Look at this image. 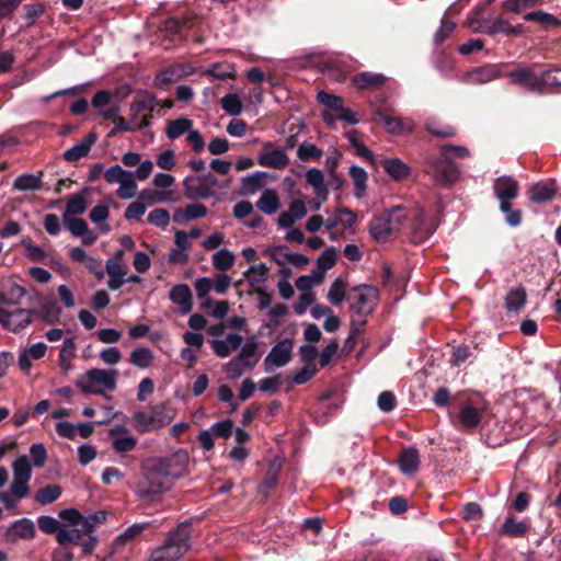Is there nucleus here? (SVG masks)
Masks as SVG:
<instances>
[{"label":"nucleus","mask_w":561,"mask_h":561,"mask_svg":"<svg viewBox=\"0 0 561 561\" xmlns=\"http://www.w3.org/2000/svg\"><path fill=\"white\" fill-rule=\"evenodd\" d=\"M186 450H178L167 457L148 459L142 465V476L136 484L135 492L139 499L153 500L154 496L170 490L180 479L188 465Z\"/></svg>","instance_id":"obj_1"},{"label":"nucleus","mask_w":561,"mask_h":561,"mask_svg":"<svg viewBox=\"0 0 561 561\" xmlns=\"http://www.w3.org/2000/svg\"><path fill=\"white\" fill-rule=\"evenodd\" d=\"M191 523H181L168 533L162 545L151 551L147 561H180L191 549Z\"/></svg>","instance_id":"obj_2"},{"label":"nucleus","mask_w":561,"mask_h":561,"mask_svg":"<svg viewBox=\"0 0 561 561\" xmlns=\"http://www.w3.org/2000/svg\"><path fill=\"white\" fill-rule=\"evenodd\" d=\"M405 221L403 229L412 243L426 241L437 229L438 222L433 215H428L420 205L405 207Z\"/></svg>","instance_id":"obj_3"},{"label":"nucleus","mask_w":561,"mask_h":561,"mask_svg":"<svg viewBox=\"0 0 561 561\" xmlns=\"http://www.w3.org/2000/svg\"><path fill=\"white\" fill-rule=\"evenodd\" d=\"M405 206H394L375 217L369 224V233L377 242L388 241L392 234L403 229Z\"/></svg>","instance_id":"obj_4"},{"label":"nucleus","mask_w":561,"mask_h":561,"mask_svg":"<svg viewBox=\"0 0 561 561\" xmlns=\"http://www.w3.org/2000/svg\"><path fill=\"white\" fill-rule=\"evenodd\" d=\"M117 376L116 369L92 368L76 380V386L85 394H103L104 390H115Z\"/></svg>","instance_id":"obj_5"},{"label":"nucleus","mask_w":561,"mask_h":561,"mask_svg":"<svg viewBox=\"0 0 561 561\" xmlns=\"http://www.w3.org/2000/svg\"><path fill=\"white\" fill-rule=\"evenodd\" d=\"M378 289L365 283L350 288L346 296L350 309L362 317L371 314L378 305Z\"/></svg>","instance_id":"obj_6"},{"label":"nucleus","mask_w":561,"mask_h":561,"mask_svg":"<svg viewBox=\"0 0 561 561\" xmlns=\"http://www.w3.org/2000/svg\"><path fill=\"white\" fill-rule=\"evenodd\" d=\"M538 64L533 65H517L508 72L504 73L507 77L508 83L517 85L533 93H542V72L537 73L536 68Z\"/></svg>","instance_id":"obj_7"},{"label":"nucleus","mask_w":561,"mask_h":561,"mask_svg":"<svg viewBox=\"0 0 561 561\" xmlns=\"http://www.w3.org/2000/svg\"><path fill=\"white\" fill-rule=\"evenodd\" d=\"M426 173L431 174L437 182L450 184L458 179L457 165L450 158H428L425 167Z\"/></svg>","instance_id":"obj_8"},{"label":"nucleus","mask_w":561,"mask_h":561,"mask_svg":"<svg viewBox=\"0 0 561 561\" xmlns=\"http://www.w3.org/2000/svg\"><path fill=\"white\" fill-rule=\"evenodd\" d=\"M317 99L322 105L327 107L325 111L335 113L339 119L348 124H357L359 122L357 113L345 107L343 100L340 96L321 91L318 93Z\"/></svg>","instance_id":"obj_9"},{"label":"nucleus","mask_w":561,"mask_h":561,"mask_svg":"<svg viewBox=\"0 0 561 561\" xmlns=\"http://www.w3.org/2000/svg\"><path fill=\"white\" fill-rule=\"evenodd\" d=\"M294 342L291 339H283L277 342L264 359L265 370L272 367H284L293 359Z\"/></svg>","instance_id":"obj_10"},{"label":"nucleus","mask_w":561,"mask_h":561,"mask_svg":"<svg viewBox=\"0 0 561 561\" xmlns=\"http://www.w3.org/2000/svg\"><path fill=\"white\" fill-rule=\"evenodd\" d=\"M33 313L34 310L30 309L8 311L0 306V323L7 330L19 332L32 322L31 316Z\"/></svg>","instance_id":"obj_11"},{"label":"nucleus","mask_w":561,"mask_h":561,"mask_svg":"<svg viewBox=\"0 0 561 561\" xmlns=\"http://www.w3.org/2000/svg\"><path fill=\"white\" fill-rule=\"evenodd\" d=\"M493 191L500 201V207L507 209V203H512L518 195V183L514 178L503 175L494 180Z\"/></svg>","instance_id":"obj_12"},{"label":"nucleus","mask_w":561,"mask_h":561,"mask_svg":"<svg viewBox=\"0 0 561 561\" xmlns=\"http://www.w3.org/2000/svg\"><path fill=\"white\" fill-rule=\"evenodd\" d=\"M503 76L504 73L500 65H488L468 71L463 77V81L470 84H483Z\"/></svg>","instance_id":"obj_13"},{"label":"nucleus","mask_w":561,"mask_h":561,"mask_svg":"<svg viewBox=\"0 0 561 561\" xmlns=\"http://www.w3.org/2000/svg\"><path fill=\"white\" fill-rule=\"evenodd\" d=\"M59 517L67 522L69 526L76 529L77 533H80L83 536L91 535L94 531V528L88 517L83 516L76 508H66L60 511Z\"/></svg>","instance_id":"obj_14"},{"label":"nucleus","mask_w":561,"mask_h":561,"mask_svg":"<svg viewBox=\"0 0 561 561\" xmlns=\"http://www.w3.org/2000/svg\"><path fill=\"white\" fill-rule=\"evenodd\" d=\"M289 162L287 154L280 149L266 145L257 157V163L265 168L283 169Z\"/></svg>","instance_id":"obj_15"},{"label":"nucleus","mask_w":561,"mask_h":561,"mask_svg":"<svg viewBox=\"0 0 561 561\" xmlns=\"http://www.w3.org/2000/svg\"><path fill=\"white\" fill-rule=\"evenodd\" d=\"M170 299L179 306L182 314H187L193 308V296L190 287L185 283H179L170 290Z\"/></svg>","instance_id":"obj_16"},{"label":"nucleus","mask_w":561,"mask_h":561,"mask_svg":"<svg viewBox=\"0 0 561 561\" xmlns=\"http://www.w3.org/2000/svg\"><path fill=\"white\" fill-rule=\"evenodd\" d=\"M527 304V291L523 286L511 288L504 297V308L508 314H518Z\"/></svg>","instance_id":"obj_17"},{"label":"nucleus","mask_w":561,"mask_h":561,"mask_svg":"<svg viewBox=\"0 0 561 561\" xmlns=\"http://www.w3.org/2000/svg\"><path fill=\"white\" fill-rule=\"evenodd\" d=\"M557 193V184L554 180H547L535 183L528 190V195L534 203H545L551 201Z\"/></svg>","instance_id":"obj_18"},{"label":"nucleus","mask_w":561,"mask_h":561,"mask_svg":"<svg viewBox=\"0 0 561 561\" xmlns=\"http://www.w3.org/2000/svg\"><path fill=\"white\" fill-rule=\"evenodd\" d=\"M259 343L255 336H251L247 340L245 344L240 348L239 354L236 358L245 366L247 370H252L260 360Z\"/></svg>","instance_id":"obj_19"},{"label":"nucleus","mask_w":561,"mask_h":561,"mask_svg":"<svg viewBox=\"0 0 561 561\" xmlns=\"http://www.w3.org/2000/svg\"><path fill=\"white\" fill-rule=\"evenodd\" d=\"M420 453L414 447L403 448L398 458V466L403 474L411 476L419 470Z\"/></svg>","instance_id":"obj_20"},{"label":"nucleus","mask_w":561,"mask_h":561,"mask_svg":"<svg viewBox=\"0 0 561 561\" xmlns=\"http://www.w3.org/2000/svg\"><path fill=\"white\" fill-rule=\"evenodd\" d=\"M378 116L390 134L401 135L404 133H409L414 128V122L412 118L396 117L381 113H379Z\"/></svg>","instance_id":"obj_21"},{"label":"nucleus","mask_w":561,"mask_h":561,"mask_svg":"<svg viewBox=\"0 0 561 561\" xmlns=\"http://www.w3.org/2000/svg\"><path fill=\"white\" fill-rule=\"evenodd\" d=\"M156 526V520H148L144 523H135L127 527L122 534H119L115 540L114 543L116 547H123L131 541H134L136 538L142 535V533L149 528H152Z\"/></svg>","instance_id":"obj_22"},{"label":"nucleus","mask_w":561,"mask_h":561,"mask_svg":"<svg viewBox=\"0 0 561 561\" xmlns=\"http://www.w3.org/2000/svg\"><path fill=\"white\" fill-rule=\"evenodd\" d=\"M106 272L110 280H125L128 265L124 260L123 250H118L112 259L106 261Z\"/></svg>","instance_id":"obj_23"},{"label":"nucleus","mask_w":561,"mask_h":561,"mask_svg":"<svg viewBox=\"0 0 561 561\" xmlns=\"http://www.w3.org/2000/svg\"><path fill=\"white\" fill-rule=\"evenodd\" d=\"M208 214V209L203 204H190L184 208H176L173 213V221L176 224H185L186 221L204 218Z\"/></svg>","instance_id":"obj_24"},{"label":"nucleus","mask_w":561,"mask_h":561,"mask_svg":"<svg viewBox=\"0 0 561 561\" xmlns=\"http://www.w3.org/2000/svg\"><path fill=\"white\" fill-rule=\"evenodd\" d=\"M36 535L34 523L28 518H21L15 520L7 531V537L10 540L33 539Z\"/></svg>","instance_id":"obj_25"},{"label":"nucleus","mask_w":561,"mask_h":561,"mask_svg":"<svg viewBox=\"0 0 561 561\" xmlns=\"http://www.w3.org/2000/svg\"><path fill=\"white\" fill-rule=\"evenodd\" d=\"M149 122H150V115H144L140 119L135 117L129 122H127L125 118H123L122 116L118 115L113 121L114 128L110 131L108 136L112 137V136L116 135L117 133L134 131V130L141 129L144 127H147L149 125Z\"/></svg>","instance_id":"obj_26"},{"label":"nucleus","mask_w":561,"mask_h":561,"mask_svg":"<svg viewBox=\"0 0 561 561\" xmlns=\"http://www.w3.org/2000/svg\"><path fill=\"white\" fill-rule=\"evenodd\" d=\"M317 283H295L301 294L298 300L294 304L293 308L296 314L301 316L306 312L307 308L314 302V294L312 291L313 285Z\"/></svg>","instance_id":"obj_27"},{"label":"nucleus","mask_w":561,"mask_h":561,"mask_svg":"<svg viewBox=\"0 0 561 561\" xmlns=\"http://www.w3.org/2000/svg\"><path fill=\"white\" fill-rule=\"evenodd\" d=\"M154 430L170 424L174 413L168 402H161L149 408Z\"/></svg>","instance_id":"obj_28"},{"label":"nucleus","mask_w":561,"mask_h":561,"mask_svg":"<svg viewBox=\"0 0 561 561\" xmlns=\"http://www.w3.org/2000/svg\"><path fill=\"white\" fill-rule=\"evenodd\" d=\"M96 140V135L91 133L87 136V138L78 144H76L70 149L66 150L64 153V158L69 162H75L85 156L91 150L92 145Z\"/></svg>","instance_id":"obj_29"},{"label":"nucleus","mask_w":561,"mask_h":561,"mask_svg":"<svg viewBox=\"0 0 561 561\" xmlns=\"http://www.w3.org/2000/svg\"><path fill=\"white\" fill-rule=\"evenodd\" d=\"M481 412L471 403L465 404L459 411V422L467 430H474L481 423Z\"/></svg>","instance_id":"obj_30"},{"label":"nucleus","mask_w":561,"mask_h":561,"mask_svg":"<svg viewBox=\"0 0 561 561\" xmlns=\"http://www.w3.org/2000/svg\"><path fill=\"white\" fill-rule=\"evenodd\" d=\"M184 195L190 199H205L208 198L213 191L207 183H203L199 180L198 184H194L191 178H186L183 182Z\"/></svg>","instance_id":"obj_31"},{"label":"nucleus","mask_w":561,"mask_h":561,"mask_svg":"<svg viewBox=\"0 0 561 561\" xmlns=\"http://www.w3.org/2000/svg\"><path fill=\"white\" fill-rule=\"evenodd\" d=\"M192 126L193 122L187 117H179L176 119L168 121L165 135L169 139L175 140L183 135H187Z\"/></svg>","instance_id":"obj_32"},{"label":"nucleus","mask_w":561,"mask_h":561,"mask_svg":"<svg viewBox=\"0 0 561 561\" xmlns=\"http://www.w3.org/2000/svg\"><path fill=\"white\" fill-rule=\"evenodd\" d=\"M280 206L279 197L274 190H265L262 192L256 207L266 215L275 214Z\"/></svg>","instance_id":"obj_33"},{"label":"nucleus","mask_w":561,"mask_h":561,"mask_svg":"<svg viewBox=\"0 0 561 561\" xmlns=\"http://www.w3.org/2000/svg\"><path fill=\"white\" fill-rule=\"evenodd\" d=\"M383 169L394 181H402L410 175L411 169L400 159H387L383 161Z\"/></svg>","instance_id":"obj_34"},{"label":"nucleus","mask_w":561,"mask_h":561,"mask_svg":"<svg viewBox=\"0 0 561 561\" xmlns=\"http://www.w3.org/2000/svg\"><path fill=\"white\" fill-rule=\"evenodd\" d=\"M528 528L529 526L525 522L516 520L514 516H507L500 533L512 538H522L527 534Z\"/></svg>","instance_id":"obj_35"},{"label":"nucleus","mask_w":561,"mask_h":561,"mask_svg":"<svg viewBox=\"0 0 561 561\" xmlns=\"http://www.w3.org/2000/svg\"><path fill=\"white\" fill-rule=\"evenodd\" d=\"M37 314L41 316L46 323L54 324L59 320L61 308L55 299H45L42 301Z\"/></svg>","instance_id":"obj_36"},{"label":"nucleus","mask_w":561,"mask_h":561,"mask_svg":"<svg viewBox=\"0 0 561 561\" xmlns=\"http://www.w3.org/2000/svg\"><path fill=\"white\" fill-rule=\"evenodd\" d=\"M87 209V199L83 194H75L70 196L66 205L62 219L76 217L82 215Z\"/></svg>","instance_id":"obj_37"},{"label":"nucleus","mask_w":561,"mask_h":561,"mask_svg":"<svg viewBox=\"0 0 561 561\" xmlns=\"http://www.w3.org/2000/svg\"><path fill=\"white\" fill-rule=\"evenodd\" d=\"M61 486L58 484H48L44 488H41L34 496V500L41 505H47L56 500H58L61 495Z\"/></svg>","instance_id":"obj_38"},{"label":"nucleus","mask_w":561,"mask_h":561,"mask_svg":"<svg viewBox=\"0 0 561 561\" xmlns=\"http://www.w3.org/2000/svg\"><path fill=\"white\" fill-rule=\"evenodd\" d=\"M350 176L355 187L354 195L357 198H362L366 192L367 172L360 167L352 165L350 168Z\"/></svg>","instance_id":"obj_39"},{"label":"nucleus","mask_w":561,"mask_h":561,"mask_svg":"<svg viewBox=\"0 0 561 561\" xmlns=\"http://www.w3.org/2000/svg\"><path fill=\"white\" fill-rule=\"evenodd\" d=\"M153 360V353L147 347H137L130 353L129 362L138 368H148Z\"/></svg>","instance_id":"obj_40"},{"label":"nucleus","mask_w":561,"mask_h":561,"mask_svg":"<svg viewBox=\"0 0 561 561\" xmlns=\"http://www.w3.org/2000/svg\"><path fill=\"white\" fill-rule=\"evenodd\" d=\"M13 187L18 191H36L42 187V180L37 175L25 173L14 180Z\"/></svg>","instance_id":"obj_41"},{"label":"nucleus","mask_w":561,"mask_h":561,"mask_svg":"<svg viewBox=\"0 0 561 561\" xmlns=\"http://www.w3.org/2000/svg\"><path fill=\"white\" fill-rule=\"evenodd\" d=\"M386 77L379 73L362 72L353 78L354 84L359 89L379 87L383 84Z\"/></svg>","instance_id":"obj_42"},{"label":"nucleus","mask_w":561,"mask_h":561,"mask_svg":"<svg viewBox=\"0 0 561 561\" xmlns=\"http://www.w3.org/2000/svg\"><path fill=\"white\" fill-rule=\"evenodd\" d=\"M426 130L431 135L440 138H451L456 135V129L451 125L444 124L437 119L427 121Z\"/></svg>","instance_id":"obj_43"},{"label":"nucleus","mask_w":561,"mask_h":561,"mask_svg":"<svg viewBox=\"0 0 561 561\" xmlns=\"http://www.w3.org/2000/svg\"><path fill=\"white\" fill-rule=\"evenodd\" d=\"M13 478L30 481L32 478V468L27 456H19L12 465Z\"/></svg>","instance_id":"obj_44"},{"label":"nucleus","mask_w":561,"mask_h":561,"mask_svg":"<svg viewBox=\"0 0 561 561\" xmlns=\"http://www.w3.org/2000/svg\"><path fill=\"white\" fill-rule=\"evenodd\" d=\"M491 33H503L505 35H519L524 32L522 24L511 25L505 19L499 18L492 22Z\"/></svg>","instance_id":"obj_45"},{"label":"nucleus","mask_w":561,"mask_h":561,"mask_svg":"<svg viewBox=\"0 0 561 561\" xmlns=\"http://www.w3.org/2000/svg\"><path fill=\"white\" fill-rule=\"evenodd\" d=\"M266 181V173L255 172L242 179V190L247 194H253L263 187Z\"/></svg>","instance_id":"obj_46"},{"label":"nucleus","mask_w":561,"mask_h":561,"mask_svg":"<svg viewBox=\"0 0 561 561\" xmlns=\"http://www.w3.org/2000/svg\"><path fill=\"white\" fill-rule=\"evenodd\" d=\"M26 294V289L20 286L18 283H12V287L8 293H0V302L3 305H20L23 297Z\"/></svg>","instance_id":"obj_47"},{"label":"nucleus","mask_w":561,"mask_h":561,"mask_svg":"<svg viewBox=\"0 0 561 561\" xmlns=\"http://www.w3.org/2000/svg\"><path fill=\"white\" fill-rule=\"evenodd\" d=\"M307 183L313 188L314 193H329L324 183L323 172L319 169H310L306 173Z\"/></svg>","instance_id":"obj_48"},{"label":"nucleus","mask_w":561,"mask_h":561,"mask_svg":"<svg viewBox=\"0 0 561 561\" xmlns=\"http://www.w3.org/2000/svg\"><path fill=\"white\" fill-rule=\"evenodd\" d=\"M234 263V255L227 249H220L213 255L214 267L218 271H227Z\"/></svg>","instance_id":"obj_49"},{"label":"nucleus","mask_w":561,"mask_h":561,"mask_svg":"<svg viewBox=\"0 0 561 561\" xmlns=\"http://www.w3.org/2000/svg\"><path fill=\"white\" fill-rule=\"evenodd\" d=\"M345 137L347 138L350 145L352 146V148L354 149L355 153L358 157L364 158L368 161L374 160L373 152L358 139L357 133L355 130L346 133Z\"/></svg>","instance_id":"obj_50"},{"label":"nucleus","mask_w":561,"mask_h":561,"mask_svg":"<svg viewBox=\"0 0 561 561\" xmlns=\"http://www.w3.org/2000/svg\"><path fill=\"white\" fill-rule=\"evenodd\" d=\"M222 110L229 115L237 116L242 112V102L234 93L226 94L220 100Z\"/></svg>","instance_id":"obj_51"},{"label":"nucleus","mask_w":561,"mask_h":561,"mask_svg":"<svg viewBox=\"0 0 561 561\" xmlns=\"http://www.w3.org/2000/svg\"><path fill=\"white\" fill-rule=\"evenodd\" d=\"M117 196L122 199H129L137 194V184L135 182L134 174L129 172V176H126L121 183L116 192Z\"/></svg>","instance_id":"obj_52"},{"label":"nucleus","mask_w":561,"mask_h":561,"mask_svg":"<svg viewBox=\"0 0 561 561\" xmlns=\"http://www.w3.org/2000/svg\"><path fill=\"white\" fill-rule=\"evenodd\" d=\"M540 0H505L502 8L511 13L519 14L527 9L537 5Z\"/></svg>","instance_id":"obj_53"},{"label":"nucleus","mask_w":561,"mask_h":561,"mask_svg":"<svg viewBox=\"0 0 561 561\" xmlns=\"http://www.w3.org/2000/svg\"><path fill=\"white\" fill-rule=\"evenodd\" d=\"M38 528L48 535L55 534L58 536V531L65 529V527L54 517L42 515L37 518Z\"/></svg>","instance_id":"obj_54"},{"label":"nucleus","mask_w":561,"mask_h":561,"mask_svg":"<svg viewBox=\"0 0 561 561\" xmlns=\"http://www.w3.org/2000/svg\"><path fill=\"white\" fill-rule=\"evenodd\" d=\"M524 20L528 22H537L542 26L559 25V20L545 11L529 12L524 15Z\"/></svg>","instance_id":"obj_55"},{"label":"nucleus","mask_w":561,"mask_h":561,"mask_svg":"<svg viewBox=\"0 0 561 561\" xmlns=\"http://www.w3.org/2000/svg\"><path fill=\"white\" fill-rule=\"evenodd\" d=\"M472 355L471 347L467 344H460L453 347V353L449 358L451 366H460Z\"/></svg>","instance_id":"obj_56"},{"label":"nucleus","mask_w":561,"mask_h":561,"mask_svg":"<svg viewBox=\"0 0 561 561\" xmlns=\"http://www.w3.org/2000/svg\"><path fill=\"white\" fill-rule=\"evenodd\" d=\"M83 535L80 533H77L76 529L71 527V529H65L58 531L57 536V542L60 546H65L67 543H73L76 546H80L83 539Z\"/></svg>","instance_id":"obj_57"},{"label":"nucleus","mask_w":561,"mask_h":561,"mask_svg":"<svg viewBox=\"0 0 561 561\" xmlns=\"http://www.w3.org/2000/svg\"><path fill=\"white\" fill-rule=\"evenodd\" d=\"M133 420L138 432L144 433L154 430L150 412L137 411L134 413Z\"/></svg>","instance_id":"obj_58"},{"label":"nucleus","mask_w":561,"mask_h":561,"mask_svg":"<svg viewBox=\"0 0 561 561\" xmlns=\"http://www.w3.org/2000/svg\"><path fill=\"white\" fill-rule=\"evenodd\" d=\"M209 431L215 437L228 439L232 435L233 423L230 419H226L224 421L214 423Z\"/></svg>","instance_id":"obj_59"},{"label":"nucleus","mask_w":561,"mask_h":561,"mask_svg":"<svg viewBox=\"0 0 561 561\" xmlns=\"http://www.w3.org/2000/svg\"><path fill=\"white\" fill-rule=\"evenodd\" d=\"M348 283H333L329 294L328 298L332 305H340L343 300H346L347 291L346 285Z\"/></svg>","instance_id":"obj_60"},{"label":"nucleus","mask_w":561,"mask_h":561,"mask_svg":"<svg viewBox=\"0 0 561 561\" xmlns=\"http://www.w3.org/2000/svg\"><path fill=\"white\" fill-rule=\"evenodd\" d=\"M148 222L160 228H165L170 224V214L163 208H156L149 213Z\"/></svg>","instance_id":"obj_61"},{"label":"nucleus","mask_w":561,"mask_h":561,"mask_svg":"<svg viewBox=\"0 0 561 561\" xmlns=\"http://www.w3.org/2000/svg\"><path fill=\"white\" fill-rule=\"evenodd\" d=\"M298 158L302 161H307L309 159H320L322 156V151L310 142H302L297 151Z\"/></svg>","instance_id":"obj_62"},{"label":"nucleus","mask_w":561,"mask_h":561,"mask_svg":"<svg viewBox=\"0 0 561 561\" xmlns=\"http://www.w3.org/2000/svg\"><path fill=\"white\" fill-rule=\"evenodd\" d=\"M548 87H561V68H551L542 72V92Z\"/></svg>","instance_id":"obj_63"},{"label":"nucleus","mask_w":561,"mask_h":561,"mask_svg":"<svg viewBox=\"0 0 561 561\" xmlns=\"http://www.w3.org/2000/svg\"><path fill=\"white\" fill-rule=\"evenodd\" d=\"M278 482V469L274 466H270L263 481L260 484L261 492L268 493L273 490Z\"/></svg>","instance_id":"obj_64"}]
</instances>
